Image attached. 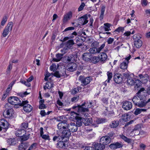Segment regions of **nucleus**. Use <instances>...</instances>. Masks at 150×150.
<instances>
[{
  "label": "nucleus",
  "instance_id": "nucleus-1",
  "mask_svg": "<svg viewBox=\"0 0 150 150\" xmlns=\"http://www.w3.org/2000/svg\"><path fill=\"white\" fill-rule=\"evenodd\" d=\"M9 103L13 105L19 104L20 106L22 107L24 104L28 103L27 100L22 101V102L16 96H11L9 98L8 100Z\"/></svg>",
  "mask_w": 150,
  "mask_h": 150
},
{
  "label": "nucleus",
  "instance_id": "nucleus-2",
  "mask_svg": "<svg viewBox=\"0 0 150 150\" xmlns=\"http://www.w3.org/2000/svg\"><path fill=\"white\" fill-rule=\"evenodd\" d=\"M92 80V78L90 76L86 77L81 75L79 78V80L81 82V85L82 86H86Z\"/></svg>",
  "mask_w": 150,
  "mask_h": 150
},
{
  "label": "nucleus",
  "instance_id": "nucleus-3",
  "mask_svg": "<svg viewBox=\"0 0 150 150\" xmlns=\"http://www.w3.org/2000/svg\"><path fill=\"white\" fill-rule=\"evenodd\" d=\"M71 133L67 129L62 130L61 134L60 136V139L64 141H67L69 140V137L70 136Z\"/></svg>",
  "mask_w": 150,
  "mask_h": 150
},
{
  "label": "nucleus",
  "instance_id": "nucleus-4",
  "mask_svg": "<svg viewBox=\"0 0 150 150\" xmlns=\"http://www.w3.org/2000/svg\"><path fill=\"white\" fill-rule=\"evenodd\" d=\"M141 37L139 35H134L133 36V39L134 40V45L137 48L140 47L142 45V42L140 40Z\"/></svg>",
  "mask_w": 150,
  "mask_h": 150
},
{
  "label": "nucleus",
  "instance_id": "nucleus-5",
  "mask_svg": "<svg viewBox=\"0 0 150 150\" xmlns=\"http://www.w3.org/2000/svg\"><path fill=\"white\" fill-rule=\"evenodd\" d=\"M9 124L8 122L4 119L0 120V131L2 130L5 132L9 127Z\"/></svg>",
  "mask_w": 150,
  "mask_h": 150
},
{
  "label": "nucleus",
  "instance_id": "nucleus-6",
  "mask_svg": "<svg viewBox=\"0 0 150 150\" xmlns=\"http://www.w3.org/2000/svg\"><path fill=\"white\" fill-rule=\"evenodd\" d=\"M85 103H82L81 105H78V104H75L74 105L72 106L71 108L75 111L78 112H85L87 109L84 108V105Z\"/></svg>",
  "mask_w": 150,
  "mask_h": 150
},
{
  "label": "nucleus",
  "instance_id": "nucleus-7",
  "mask_svg": "<svg viewBox=\"0 0 150 150\" xmlns=\"http://www.w3.org/2000/svg\"><path fill=\"white\" fill-rule=\"evenodd\" d=\"M144 88H142L136 94L137 96L141 100L146 99V96L147 95V93L146 92L144 91Z\"/></svg>",
  "mask_w": 150,
  "mask_h": 150
},
{
  "label": "nucleus",
  "instance_id": "nucleus-8",
  "mask_svg": "<svg viewBox=\"0 0 150 150\" xmlns=\"http://www.w3.org/2000/svg\"><path fill=\"white\" fill-rule=\"evenodd\" d=\"M74 56L72 54H69L68 55H66L63 57L62 61L64 63L67 64L74 60Z\"/></svg>",
  "mask_w": 150,
  "mask_h": 150
},
{
  "label": "nucleus",
  "instance_id": "nucleus-9",
  "mask_svg": "<svg viewBox=\"0 0 150 150\" xmlns=\"http://www.w3.org/2000/svg\"><path fill=\"white\" fill-rule=\"evenodd\" d=\"M77 64L72 62L68 64L66 66V69L68 71L73 72L76 71L77 67Z\"/></svg>",
  "mask_w": 150,
  "mask_h": 150
},
{
  "label": "nucleus",
  "instance_id": "nucleus-10",
  "mask_svg": "<svg viewBox=\"0 0 150 150\" xmlns=\"http://www.w3.org/2000/svg\"><path fill=\"white\" fill-rule=\"evenodd\" d=\"M123 146V144L121 142H115L111 144L109 146L111 149L115 150L117 149L122 147Z\"/></svg>",
  "mask_w": 150,
  "mask_h": 150
},
{
  "label": "nucleus",
  "instance_id": "nucleus-11",
  "mask_svg": "<svg viewBox=\"0 0 150 150\" xmlns=\"http://www.w3.org/2000/svg\"><path fill=\"white\" fill-rule=\"evenodd\" d=\"M67 129L69 130L71 132H76L78 129V127L76 125L75 123L71 122L68 124L67 125Z\"/></svg>",
  "mask_w": 150,
  "mask_h": 150
},
{
  "label": "nucleus",
  "instance_id": "nucleus-12",
  "mask_svg": "<svg viewBox=\"0 0 150 150\" xmlns=\"http://www.w3.org/2000/svg\"><path fill=\"white\" fill-rule=\"evenodd\" d=\"M114 81L117 84H120L122 82L125 83V80H123V78H122V75L119 74H116L114 77Z\"/></svg>",
  "mask_w": 150,
  "mask_h": 150
},
{
  "label": "nucleus",
  "instance_id": "nucleus-13",
  "mask_svg": "<svg viewBox=\"0 0 150 150\" xmlns=\"http://www.w3.org/2000/svg\"><path fill=\"white\" fill-rule=\"evenodd\" d=\"M99 142L105 146V145H107L110 144L111 141L109 137H107V136H105L102 137L100 138Z\"/></svg>",
  "mask_w": 150,
  "mask_h": 150
},
{
  "label": "nucleus",
  "instance_id": "nucleus-14",
  "mask_svg": "<svg viewBox=\"0 0 150 150\" xmlns=\"http://www.w3.org/2000/svg\"><path fill=\"white\" fill-rule=\"evenodd\" d=\"M88 18L87 15L86 14L78 18V21L79 23L82 25H84L88 23Z\"/></svg>",
  "mask_w": 150,
  "mask_h": 150
},
{
  "label": "nucleus",
  "instance_id": "nucleus-15",
  "mask_svg": "<svg viewBox=\"0 0 150 150\" xmlns=\"http://www.w3.org/2000/svg\"><path fill=\"white\" fill-rule=\"evenodd\" d=\"M122 107L124 110H128L132 108V104L131 102L126 101L123 103Z\"/></svg>",
  "mask_w": 150,
  "mask_h": 150
},
{
  "label": "nucleus",
  "instance_id": "nucleus-16",
  "mask_svg": "<svg viewBox=\"0 0 150 150\" xmlns=\"http://www.w3.org/2000/svg\"><path fill=\"white\" fill-rule=\"evenodd\" d=\"M92 55L91 53L89 52H85L82 56V58L85 62H90L91 61V58Z\"/></svg>",
  "mask_w": 150,
  "mask_h": 150
},
{
  "label": "nucleus",
  "instance_id": "nucleus-17",
  "mask_svg": "<svg viewBox=\"0 0 150 150\" xmlns=\"http://www.w3.org/2000/svg\"><path fill=\"white\" fill-rule=\"evenodd\" d=\"M14 114V110H6L3 113V115L5 117L10 118L13 116V114Z\"/></svg>",
  "mask_w": 150,
  "mask_h": 150
},
{
  "label": "nucleus",
  "instance_id": "nucleus-18",
  "mask_svg": "<svg viewBox=\"0 0 150 150\" xmlns=\"http://www.w3.org/2000/svg\"><path fill=\"white\" fill-rule=\"evenodd\" d=\"M72 13L71 11H69L64 16L63 22L65 23L69 20L72 17Z\"/></svg>",
  "mask_w": 150,
  "mask_h": 150
},
{
  "label": "nucleus",
  "instance_id": "nucleus-19",
  "mask_svg": "<svg viewBox=\"0 0 150 150\" xmlns=\"http://www.w3.org/2000/svg\"><path fill=\"white\" fill-rule=\"evenodd\" d=\"M139 76L141 79V83H146L149 79V76L147 74H145L143 75L142 74H139Z\"/></svg>",
  "mask_w": 150,
  "mask_h": 150
},
{
  "label": "nucleus",
  "instance_id": "nucleus-20",
  "mask_svg": "<svg viewBox=\"0 0 150 150\" xmlns=\"http://www.w3.org/2000/svg\"><path fill=\"white\" fill-rule=\"evenodd\" d=\"M29 146L28 142H21V143L18 147L19 150H26Z\"/></svg>",
  "mask_w": 150,
  "mask_h": 150
},
{
  "label": "nucleus",
  "instance_id": "nucleus-21",
  "mask_svg": "<svg viewBox=\"0 0 150 150\" xmlns=\"http://www.w3.org/2000/svg\"><path fill=\"white\" fill-rule=\"evenodd\" d=\"M76 120V125L77 127H80L82 125L83 123V118L80 117L78 116H76L75 117Z\"/></svg>",
  "mask_w": 150,
  "mask_h": 150
},
{
  "label": "nucleus",
  "instance_id": "nucleus-22",
  "mask_svg": "<svg viewBox=\"0 0 150 150\" xmlns=\"http://www.w3.org/2000/svg\"><path fill=\"white\" fill-rule=\"evenodd\" d=\"M94 150H104L105 148L104 146L100 142L99 143H96L94 145Z\"/></svg>",
  "mask_w": 150,
  "mask_h": 150
},
{
  "label": "nucleus",
  "instance_id": "nucleus-23",
  "mask_svg": "<svg viewBox=\"0 0 150 150\" xmlns=\"http://www.w3.org/2000/svg\"><path fill=\"white\" fill-rule=\"evenodd\" d=\"M67 141H64L63 140L59 141L57 144V147L59 149H65L66 148V145L65 142Z\"/></svg>",
  "mask_w": 150,
  "mask_h": 150
},
{
  "label": "nucleus",
  "instance_id": "nucleus-24",
  "mask_svg": "<svg viewBox=\"0 0 150 150\" xmlns=\"http://www.w3.org/2000/svg\"><path fill=\"white\" fill-rule=\"evenodd\" d=\"M100 55L98 57H99L100 61L102 63H104L107 58V54L105 53L102 52L100 54Z\"/></svg>",
  "mask_w": 150,
  "mask_h": 150
},
{
  "label": "nucleus",
  "instance_id": "nucleus-25",
  "mask_svg": "<svg viewBox=\"0 0 150 150\" xmlns=\"http://www.w3.org/2000/svg\"><path fill=\"white\" fill-rule=\"evenodd\" d=\"M92 101H91L88 102L87 101L86 103L85 102H84L83 103H85L84 106L85 107H84V108H86L87 109L85 111V112H88L89 110L88 108H92L93 106V104L92 103Z\"/></svg>",
  "mask_w": 150,
  "mask_h": 150
},
{
  "label": "nucleus",
  "instance_id": "nucleus-26",
  "mask_svg": "<svg viewBox=\"0 0 150 150\" xmlns=\"http://www.w3.org/2000/svg\"><path fill=\"white\" fill-rule=\"evenodd\" d=\"M28 103H26L23 106V109L25 111L27 112H29L32 110L33 107L30 105L28 104Z\"/></svg>",
  "mask_w": 150,
  "mask_h": 150
},
{
  "label": "nucleus",
  "instance_id": "nucleus-27",
  "mask_svg": "<svg viewBox=\"0 0 150 150\" xmlns=\"http://www.w3.org/2000/svg\"><path fill=\"white\" fill-rule=\"evenodd\" d=\"M128 62L127 61H124L122 62L121 63L120 65V68L123 70V71H125L126 69H127Z\"/></svg>",
  "mask_w": 150,
  "mask_h": 150
},
{
  "label": "nucleus",
  "instance_id": "nucleus-28",
  "mask_svg": "<svg viewBox=\"0 0 150 150\" xmlns=\"http://www.w3.org/2000/svg\"><path fill=\"white\" fill-rule=\"evenodd\" d=\"M65 122L62 121V122H60L58 124L57 126L59 129H61V130L64 129H67V124L65 125Z\"/></svg>",
  "mask_w": 150,
  "mask_h": 150
},
{
  "label": "nucleus",
  "instance_id": "nucleus-29",
  "mask_svg": "<svg viewBox=\"0 0 150 150\" xmlns=\"http://www.w3.org/2000/svg\"><path fill=\"white\" fill-rule=\"evenodd\" d=\"M119 124V122L117 120H114L112 122L109 124L110 127L111 128H115L117 127Z\"/></svg>",
  "mask_w": 150,
  "mask_h": 150
},
{
  "label": "nucleus",
  "instance_id": "nucleus-30",
  "mask_svg": "<svg viewBox=\"0 0 150 150\" xmlns=\"http://www.w3.org/2000/svg\"><path fill=\"white\" fill-rule=\"evenodd\" d=\"M147 103L146 99L142 100L138 103L137 106L140 108H142L145 106Z\"/></svg>",
  "mask_w": 150,
  "mask_h": 150
},
{
  "label": "nucleus",
  "instance_id": "nucleus-31",
  "mask_svg": "<svg viewBox=\"0 0 150 150\" xmlns=\"http://www.w3.org/2000/svg\"><path fill=\"white\" fill-rule=\"evenodd\" d=\"M64 54L58 53L56 55V58H54L53 59V61L54 62H58L61 60L63 58L62 56H63Z\"/></svg>",
  "mask_w": 150,
  "mask_h": 150
},
{
  "label": "nucleus",
  "instance_id": "nucleus-32",
  "mask_svg": "<svg viewBox=\"0 0 150 150\" xmlns=\"http://www.w3.org/2000/svg\"><path fill=\"white\" fill-rule=\"evenodd\" d=\"M7 143L10 145H14L16 144L17 141L15 138H10L8 139Z\"/></svg>",
  "mask_w": 150,
  "mask_h": 150
},
{
  "label": "nucleus",
  "instance_id": "nucleus-33",
  "mask_svg": "<svg viewBox=\"0 0 150 150\" xmlns=\"http://www.w3.org/2000/svg\"><path fill=\"white\" fill-rule=\"evenodd\" d=\"M91 60L90 63L95 64L97 63L100 61L99 57L96 56L92 57V56Z\"/></svg>",
  "mask_w": 150,
  "mask_h": 150
},
{
  "label": "nucleus",
  "instance_id": "nucleus-34",
  "mask_svg": "<svg viewBox=\"0 0 150 150\" xmlns=\"http://www.w3.org/2000/svg\"><path fill=\"white\" fill-rule=\"evenodd\" d=\"M140 100L139 98L137 96V95L135 94V96L133 97L132 100L133 102V103L134 105L135 106H137L138 105V103L139 102Z\"/></svg>",
  "mask_w": 150,
  "mask_h": 150
},
{
  "label": "nucleus",
  "instance_id": "nucleus-35",
  "mask_svg": "<svg viewBox=\"0 0 150 150\" xmlns=\"http://www.w3.org/2000/svg\"><path fill=\"white\" fill-rule=\"evenodd\" d=\"M26 134V131L23 129H18L15 132V134L16 136L18 137H21V136L22 133Z\"/></svg>",
  "mask_w": 150,
  "mask_h": 150
},
{
  "label": "nucleus",
  "instance_id": "nucleus-36",
  "mask_svg": "<svg viewBox=\"0 0 150 150\" xmlns=\"http://www.w3.org/2000/svg\"><path fill=\"white\" fill-rule=\"evenodd\" d=\"M30 135V134L26 135L23 134L20 138L21 142H23L28 140L29 138Z\"/></svg>",
  "mask_w": 150,
  "mask_h": 150
},
{
  "label": "nucleus",
  "instance_id": "nucleus-37",
  "mask_svg": "<svg viewBox=\"0 0 150 150\" xmlns=\"http://www.w3.org/2000/svg\"><path fill=\"white\" fill-rule=\"evenodd\" d=\"M120 138L122 139L125 142L128 143H130L131 142V139L127 138L123 134L120 135Z\"/></svg>",
  "mask_w": 150,
  "mask_h": 150
},
{
  "label": "nucleus",
  "instance_id": "nucleus-38",
  "mask_svg": "<svg viewBox=\"0 0 150 150\" xmlns=\"http://www.w3.org/2000/svg\"><path fill=\"white\" fill-rule=\"evenodd\" d=\"M105 6H103L101 8V13L100 16L99 17L101 19H102L104 16V12L105 11Z\"/></svg>",
  "mask_w": 150,
  "mask_h": 150
},
{
  "label": "nucleus",
  "instance_id": "nucleus-39",
  "mask_svg": "<svg viewBox=\"0 0 150 150\" xmlns=\"http://www.w3.org/2000/svg\"><path fill=\"white\" fill-rule=\"evenodd\" d=\"M83 123L86 126L90 125L91 123V119L90 118H83Z\"/></svg>",
  "mask_w": 150,
  "mask_h": 150
},
{
  "label": "nucleus",
  "instance_id": "nucleus-40",
  "mask_svg": "<svg viewBox=\"0 0 150 150\" xmlns=\"http://www.w3.org/2000/svg\"><path fill=\"white\" fill-rule=\"evenodd\" d=\"M125 82H127V83L128 85L130 86L133 85L134 84V80L131 77H130L128 79H127V80Z\"/></svg>",
  "mask_w": 150,
  "mask_h": 150
},
{
  "label": "nucleus",
  "instance_id": "nucleus-41",
  "mask_svg": "<svg viewBox=\"0 0 150 150\" xmlns=\"http://www.w3.org/2000/svg\"><path fill=\"white\" fill-rule=\"evenodd\" d=\"M134 85L135 86H134L135 88H137L139 86H140L141 84V81L137 79L135 80V81H134Z\"/></svg>",
  "mask_w": 150,
  "mask_h": 150
},
{
  "label": "nucleus",
  "instance_id": "nucleus-42",
  "mask_svg": "<svg viewBox=\"0 0 150 150\" xmlns=\"http://www.w3.org/2000/svg\"><path fill=\"white\" fill-rule=\"evenodd\" d=\"M13 26V23L12 21H11L8 23L5 28L8 30V31H11L12 30Z\"/></svg>",
  "mask_w": 150,
  "mask_h": 150
},
{
  "label": "nucleus",
  "instance_id": "nucleus-43",
  "mask_svg": "<svg viewBox=\"0 0 150 150\" xmlns=\"http://www.w3.org/2000/svg\"><path fill=\"white\" fill-rule=\"evenodd\" d=\"M129 116L127 114H125L122 116V120L125 122H127L129 120L130 118Z\"/></svg>",
  "mask_w": 150,
  "mask_h": 150
},
{
  "label": "nucleus",
  "instance_id": "nucleus-44",
  "mask_svg": "<svg viewBox=\"0 0 150 150\" xmlns=\"http://www.w3.org/2000/svg\"><path fill=\"white\" fill-rule=\"evenodd\" d=\"M141 126L142 125L141 124H138L136 125L133 130V132L134 133H136V131H137L139 132L141 129Z\"/></svg>",
  "mask_w": 150,
  "mask_h": 150
},
{
  "label": "nucleus",
  "instance_id": "nucleus-45",
  "mask_svg": "<svg viewBox=\"0 0 150 150\" xmlns=\"http://www.w3.org/2000/svg\"><path fill=\"white\" fill-rule=\"evenodd\" d=\"M90 53L91 54H95L97 52L99 53L98 51V49L96 47H93L91 48L89 50Z\"/></svg>",
  "mask_w": 150,
  "mask_h": 150
},
{
  "label": "nucleus",
  "instance_id": "nucleus-46",
  "mask_svg": "<svg viewBox=\"0 0 150 150\" xmlns=\"http://www.w3.org/2000/svg\"><path fill=\"white\" fill-rule=\"evenodd\" d=\"M13 104L8 102L6 103L5 105V107L6 109V110H8L9 109L13 110Z\"/></svg>",
  "mask_w": 150,
  "mask_h": 150
},
{
  "label": "nucleus",
  "instance_id": "nucleus-47",
  "mask_svg": "<svg viewBox=\"0 0 150 150\" xmlns=\"http://www.w3.org/2000/svg\"><path fill=\"white\" fill-rule=\"evenodd\" d=\"M28 126V122L25 121L23 123H22L21 125V128L22 129H27Z\"/></svg>",
  "mask_w": 150,
  "mask_h": 150
},
{
  "label": "nucleus",
  "instance_id": "nucleus-48",
  "mask_svg": "<svg viewBox=\"0 0 150 150\" xmlns=\"http://www.w3.org/2000/svg\"><path fill=\"white\" fill-rule=\"evenodd\" d=\"M130 74L128 72H125L123 74L122 78H123V79H127L130 78Z\"/></svg>",
  "mask_w": 150,
  "mask_h": 150
},
{
  "label": "nucleus",
  "instance_id": "nucleus-49",
  "mask_svg": "<svg viewBox=\"0 0 150 150\" xmlns=\"http://www.w3.org/2000/svg\"><path fill=\"white\" fill-rule=\"evenodd\" d=\"M76 42L77 44L79 46L82 45L81 43V37L80 36L76 37L75 38Z\"/></svg>",
  "mask_w": 150,
  "mask_h": 150
},
{
  "label": "nucleus",
  "instance_id": "nucleus-50",
  "mask_svg": "<svg viewBox=\"0 0 150 150\" xmlns=\"http://www.w3.org/2000/svg\"><path fill=\"white\" fill-rule=\"evenodd\" d=\"M7 20V17L6 15L4 16L1 22V25L4 26Z\"/></svg>",
  "mask_w": 150,
  "mask_h": 150
},
{
  "label": "nucleus",
  "instance_id": "nucleus-51",
  "mask_svg": "<svg viewBox=\"0 0 150 150\" xmlns=\"http://www.w3.org/2000/svg\"><path fill=\"white\" fill-rule=\"evenodd\" d=\"M38 145L36 143H33L29 148L27 150H32L33 149H35Z\"/></svg>",
  "mask_w": 150,
  "mask_h": 150
},
{
  "label": "nucleus",
  "instance_id": "nucleus-52",
  "mask_svg": "<svg viewBox=\"0 0 150 150\" xmlns=\"http://www.w3.org/2000/svg\"><path fill=\"white\" fill-rule=\"evenodd\" d=\"M10 31H8L6 28H5L3 30L2 35L4 37H5L9 33Z\"/></svg>",
  "mask_w": 150,
  "mask_h": 150
},
{
  "label": "nucleus",
  "instance_id": "nucleus-53",
  "mask_svg": "<svg viewBox=\"0 0 150 150\" xmlns=\"http://www.w3.org/2000/svg\"><path fill=\"white\" fill-rule=\"evenodd\" d=\"M40 137L42 139L46 140H48L49 141H50V137L48 134H43L42 135V136Z\"/></svg>",
  "mask_w": 150,
  "mask_h": 150
},
{
  "label": "nucleus",
  "instance_id": "nucleus-54",
  "mask_svg": "<svg viewBox=\"0 0 150 150\" xmlns=\"http://www.w3.org/2000/svg\"><path fill=\"white\" fill-rule=\"evenodd\" d=\"M115 135V133L112 132H110L107 135H106L107 137H109L110 139V141H111L112 139V137Z\"/></svg>",
  "mask_w": 150,
  "mask_h": 150
},
{
  "label": "nucleus",
  "instance_id": "nucleus-55",
  "mask_svg": "<svg viewBox=\"0 0 150 150\" xmlns=\"http://www.w3.org/2000/svg\"><path fill=\"white\" fill-rule=\"evenodd\" d=\"M60 136L59 134H57V136L56 135L54 136L53 138V140L54 141H55L57 140H58V141H62V140H61Z\"/></svg>",
  "mask_w": 150,
  "mask_h": 150
},
{
  "label": "nucleus",
  "instance_id": "nucleus-56",
  "mask_svg": "<svg viewBox=\"0 0 150 150\" xmlns=\"http://www.w3.org/2000/svg\"><path fill=\"white\" fill-rule=\"evenodd\" d=\"M79 91V88L77 87L76 88H74L71 91V93L72 94H75Z\"/></svg>",
  "mask_w": 150,
  "mask_h": 150
},
{
  "label": "nucleus",
  "instance_id": "nucleus-57",
  "mask_svg": "<svg viewBox=\"0 0 150 150\" xmlns=\"http://www.w3.org/2000/svg\"><path fill=\"white\" fill-rule=\"evenodd\" d=\"M74 44L73 40H70L67 41V47H69V46L72 45Z\"/></svg>",
  "mask_w": 150,
  "mask_h": 150
},
{
  "label": "nucleus",
  "instance_id": "nucleus-58",
  "mask_svg": "<svg viewBox=\"0 0 150 150\" xmlns=\"http://www.w3.org/2000/svg\"><path fill=\"white\" fill-rule=\"evenodd\" d=\"M124 30V28L122 27H119L116 29L115 31L120 33V32H123Z\"/></svg>",
  "mask_w": 150,
  "mask_h": 150
},
{
  "label": "nucleus",
  "instance_id": "nucleus-59",
  "mask_svg": "<svg viewBox=\"0 0 150 150\" xmlns=\"http://www.w3.org/2000/svg\"><path fill=\"white\" fill-rule=\"evenodd\" d=\"M60 74L61 75V76H67L68 75H67V74L66 73V69H62L60 71Z\"/></svg>",
  "mask_w": 150,
  "mask_h": 150
},
{
  "label": "nucleus",
  "instance_id": "nucleus-60",
  "mask_svg": "<svg viewBox=\"0 0 150 150\" xmlns=\"http://www.w3.org/2000/svg\"><path fill=\"white\" fill-rule=\"evenodd\" d=\"M20 82L24 84L26 86H27L28 87H29L30 86V84L27 81V82L26 81L23 80H21L20 81Z\"/></svg>",
  "mask_w": 150,
  "mask_h": 150
},
{
  "label": "nucleus",
  "instance_id": "nucleus-61",
  "mask_svg": "<svg viewBox=\"0 0 150 150\" xmlns=\"http://www.w3.org/2000/svg\"><path fill=\"white\" fill-rule=\"evenodd\" d=\"M85 6V4L84 2L81 3V4L78 8V11H81L83 8Z\"/></svg>",
  "mask_w": 150,
  "mask_h": 150
},
{
  "label": "nucleus",
  "instance_id": "nucleus-62",
  "mask_svg": "<svg viewBox=\"0 0 150 150\" xmlns=\"http://www.w3.org/2000/svg\"><path fill=\"white\" fill-rule=\"evenodd\" d=\"M105 119L104 118L99 119L96 121V122L98 124L103 123L105 122Z\"/></svg>",
  "mask_w": 150,
  "mask_h": 150
},
{
  "label": "nucleus",
  "instance_id": "nucleus-63",
  "mask_svg": "<svg viewBox=\"0 0 150 150\" xmlns=\"http://www.w3.org/2000/svg\"><path fill=\"white\" fill-rule=\"evenodd\" d=\"M108 98H103L101 99V100L103 103L105 105H107L108 103Z\"/></svg>",
  "mask_w": 150,
  "mask_h": 150
},
{
  "label": "nucleus",
  "instance_id": "nucleus-64",
  "mask_svg": "<svg viewBox=\"0 0 150 150\" xmlns=\"http://www.w3.org/2000/svg\"><path fill=\"white\" fill-rule=\"evenodd\" d=\"M141 113L140 109L139 108H136L134 112V114L136 115H137Z\"/></svg>",
  "mask_w": 150,
  "mask_h": 150
}]
</instances>
